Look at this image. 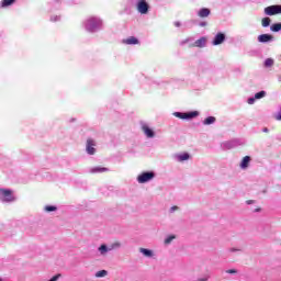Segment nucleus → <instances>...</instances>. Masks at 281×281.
<instances>
[{"instance_id":"1","label":"nucleus","mask_w":281,"mask_h":281,"mask_svg":"<svg viewBox=\"0 0 281 281\" xmlns=\"http://www.w3.org/2000/svg\"><path fill=\"white\" fill-rule=\"evenodd\" d=\"M102 29V20L98 18H90L86 22V30L88 32H98V30Z\"/></svg>"},{"instance_id":"2","label":"nucleus","mask_w":281,"mask_h":281,"mask_svg":"<svg viewBox=\"0 0 281 281\" xmlns=\"http://www.w3.org/2000/svg\"><path fill=\"white\" fill-rule=\"evenodd\" d=\"M121 244L120 241H116L110 246H106L105 244H102L99 248L98 251L100 254V256H106V254H109V251H113V249H120Z\"/></svg>"},{"instance_id":"3","label":"nucleus","mask_w":281,"mask_h":281,"mask_svg":"<svg viewBox=\"0 0 281 281\" xmlns=\"http://www.w3.org/2000/svg\"><path fill=\"white\" fill-rule=\"evenodd\" d=\"M0 201L3 203H12V201H14V194L11 190L0 189Z\"/></svg>"},{"instance_id":"4","label":"nucleus","mask_w":281,"mask_h":281,"mask_svg":"<svg viewBox=\"0 0 281 281\" xmlns=\"http://www.w3.org/2000/svg\"><path fill=\"white\" fill-rule=\"evenodd\" d=\"M153 179H155V172L153 171L143 172L137 177L138 183H148V181H153Z\"/></svg>"},{"instance_id":"5","label":"nucleus","mask_w":281,"mask_h":281,"mask_svg":"<svg viewBox=\"0 0 281 281\" xmlns=\"http://www.w3.org/2000/svg\"><path fill=\"white\" fill-rule=\"evenodd\" d=\"M236 146H240V140L232 139L221 144V147L223 148V150H232V148H236Z\"/></svg>"},{"instance_id":"6","label":"nucleus","mask_w":281,"mask_h":281,"mask_svg":"<svg viewBox=\"0 0 281 281\" xmlns=\"http://www.w3.org/2000/svg\"><path fill=\"white\" fill-rule=\"evenodd\" d=\"M265 14L268 16H273L274 14H281V5L276 4V5H270L265 9Z\"/></svg>"},{"instance_id":"7","label":"nucleus","mask_w":281,"mask_h":281,"mask_svg":"<svg viewBox=\"0 0 281 281\" xmlns=\"http://www.w3.org/2000/svg\"><path fill=\"white\" fill-rule=\"evenodd\" d=\"M176 117H179L180 120H192V117H196L199 115V112H191V113H181L176 112L173 113Z\"/></svg>"},{"instance_id":"8","label":"nucleus","mask_w":281,"mask_h":281,"mask_svg":"<svg viewBox=\"0 0 281 281\" xmlns=\"http://www.w3.org/2000/svg\"><path fill=\"white\" fill-rule=\"evenodd\" d=\"M148 8L146 0H138L137 10L140 14H148Z\"/></svg>"},{"instance_id":"9","label":"nucleus","mask_w":281,"mask_h":281,"mask_svg":"<svg viewBox=\"0 0 281 281\" xmlns=\"http://www.w3.org/2000/svg\"><path fill=\"white\" fill-rule=\"evenodd\" d=\"M95 142L93 139H88L87 140V153L88 155H95Z\"/></svg>"},{"instance_id":"10","label":"nucleus","mask_w":281,"mask_h":281,"mask_svg":"<svg viewBox=\"0 0 281 281\" xmlns=\"http://www.w3.org/2000/svg\"><path fill=\"white\" fill-rule=\"evenodd\" d=\"M259 43H269L270 41H273V35L270 34H261L258 36Z\"/></svg>"},{"instance_id":"11","label":"nucleus","mask_w":281,"mask_h":281,"mask_svg":"<svg viewBox=\"0 0 281 281\" xmlns=\"http://www.w3.org/2000/svg\"><path fill=\"white\" fill-rule=\"evenodd\" d=\"M210 14H211V11L207 8H202L198 12V16H200V19H205V18L210 16Z\"/></svg>"},{"instance_id":"12","label":"nucleus","mask_w":281,"mask_h":281,"mask_svg":"<svg viewBox=\"0 0 281 281\" xmlns=\"http://www.w3.org/2000/svg\"><path fill=\"white\" fill-rule=\"evenodd\" d=\"M250 161H251V157H249V156L244 157L240 162L241 170H246V168H249Z\"/></svg>"},{"instance_id":"13","label":"nucleus","mask_w":281,"mask_h":281,"mask_svg":"<svg viewBox=\"0 0 281 281\" xmlns=\"http://www.w3.org/2000/svg\"><path fill=\"white\" fill-rule=\"evenodd\" d=\"M224 41H225V34L218 33L213 41V45H221Z\"/></svg>"},{"instance_id":"14","label":"nucleus","mask_w":281,"mask_h":281,"mask_svg":"<svg viewBox=\"0 0 281 281\" xmlns=\"http://www.w3.org/2000/svg\"><path fill=\"white\" fill-rule=\"evenodd\" d=\"M207 44V38L201 37L200 40L194 42V47H205Z\"/></svg>"},{"instance_id":"15","label":"nucleus","mask_w":281,"mask_h":281,"mask_svg":"<svg viewBox=\"0 0 281 281\" xmlns=\"http://www.w3.org/2000/svg\"><path fill=\"white\" fill-rule=\"evenodd\" d=\"M143 131L146 137H155V132L148 127V125H143Z\"/></svg>"},{"instance_id":"16","label":"nucleus","mask_w":281,"mask_h":281,"mask_svg":"<svg viewBox=\"0 0 281 281\" xmlns=\"http://www.w3.org/2000/svg\"><path fill=\"white\" fill-rule=\"evenodd\" d=\"M177 161H188L190 159V154L184 153V154H178L176 155Z\"/></svg>"},{"instance_id":"17","label":"nucleus","mask_w":281,"mask_h":281,"mask_svg":"<svg viewBox=\"0 0 281 281\" xmlns=\"http://www.w3.org/2000/svg\"><path fill=\"white\" fill-rule=\"evenodd\" d=\"M123 43H125V45H137V43H139V41L136 37L132 36V37L124 40Z\"/></svg>"},{"instance_id":"18","label":"nucleus","mask_w":281,"mask_h":281,"mask_svg":"<svg viewBox=\"0 0 281 281\" xmlns=\"http://www.w3.org/2000/svg\"><path fill=\"white\" fill-rule=\"evenodd\" d=\"M140 254L145 256L146 258H153V250L146 249V248H140L139 249Z\"/></svg>"},{"instance_id":"19","label":"nucleus","mask_w":281,"mask_h":281,"mask_svg":"<svg viewBox=\"0 0 281 281\" xmlns=\"http://www.w3.org/2000/svg\"><path fill=\"white\" fill-rule=\"evenodd\" d=\"M109 169L104 167H93L90 169V172L95 173V172H108Z\"/></svg>"},{"instance_id":"20","label":"nucleus","mask_w":281,"mask_h":281,"mask_svg":"<svg viewBox=\"0 0 281 281\" xmlns=\"http://www.w3.org/2000/svg\"><path fill=\"white\" fill-rule=\"evenodd\" d=\"M216 122V117L214 116H209L204 120L203 124L205 125H210V124H214Z\"/></svg>"},{"instance_id":"21","label":"nucleus","mask_w":281,"mask_h":281,"mask_svg":"<svg viewBox=\"0 0 281 281\" xmlns=\"http://www.w3.org/2000/svg\"><path fill=\"white\" fill-rule=\"evenodd\" d=\"M109 276V272L106 270H100L95 272V278H106Z\"/></svg>"},{"instance_id":"22","label":"nucleus","mask_w":281,"mask_h":281,"mask_svg":"<svg viewBox=\"0 0 281 281\" xmlns=\"http://www.w3.org/2000/svg\"><path fill=\"white\" fill-rule=\"evenodd\" d=\"M261 23H262V27H269V25H271V19L270 18H263Z\"/></svg>"},{"instance_id":"23","label":"nucleus","mask_w":281,"mask_h":281,"mask_svg":"<svg viewBox=\"0 0 281 281\" xmlns=\"http://www.w3.org/2000/svg\"><path fill=\"white\" fill-rule=\"evenodd\" d=\"M270 30H271L272 32H280V30H281V23L272 24L271 27H270Z\"/></svg>"},{"instance_id":"24","label":"nucleus","mask_w":281,"mask_h":281,"mask_svg":"<svg viewBox=\"0 0 281 281\" xmlns=\"http://www.w3.org/2000/svg\"><path fill=\"white\" fill-rule=\"evenodd\" d=\"M15 0H3L1 3V8H8V5H12V2Z\"/></svg>"},{"instance_id":"25","label":"nucleus","mask_w":281,"mask_h":281,"mask_svg":"<svg viewBox=\"0 0 281 281\" xmlns=\"http://www.w3.org/2000/svg\"><path fill=\"white\" fill-rule=\"evenodd\" d=\"M265 95H267V92L260 91L255 94V99L260 100L261 98H265Z\"/></svg>"},{"instance_id":"26","label":"nucleus","mask_w":281,"mask_h":281,"mask_svg":"<svg viewBox=\"0 0 281 281\" xmlns=\"http://www.w3.org/2000/svg\"><path fill=\"white\" fill-rule=\"evenodd\" d=\"M175 235H170L165 239V245H170L175 240Z\"/></svg>"},{"instance_id":"27","label":"nucleus","mask_w":281,"mask_h":281,"mask_svg":"<svg viewBox=\"0 0 281 281\" xmlns=\"http://www.w3.org/2000/svg\"><path fill=\"white\" fill-rule=\"evenodd\" d=\"M265 67H273V59L272 58L266 59Z\"/></svg>"},{"instance_id":"28","label":"nucleus","mask_w":281,"mask_h":281,"mask_svg":"<svg viewBox=\"0 0 281 281\" xmlns=\"http://www.w3.org/2000/svg\"><path fill=\"white\" fill-rule=\"evenodd\" d=\"M57 207L56 206H52V205H46L45 206V212H56Z\"/></svg>"},{"instance_id":"29","label":"nucleus","mask_w":281,"mask_h":281,"mask_svg":"<svg viewBox=\"0 0 281 281\" xmlns=\"http://www.w3.org/2000/svg\"><path fill=\"white\" fill-rule=\"evenodd\" d=\"M226 273H231V274L238 273V270H236V269H228V270H226Z\"/></svg>"},{"instance_id":"30","label":"nucleus","mask_w":281,"mask_h":281,"mask_svg":"<svg viewBox=\"0 0 281 281\" xmlns=\"http://www.w3.org/2000/svg\"><path fill=\"white\" fill-rule=\"evenodd\" d=\"M179 210V206H171L170 207V213L172 214L173 212H177Z\"/></svg>"},{"instance_id":"31","label":"nucleus","mask_w":281,"mask_h":281,"mask_svg":"<svg viewBox=\"0 0 281 281\" xmlns=\"http://www.w3.org/2000/svg\"><path fill=\"white\" fill-rule=\"evenodd\" d=\"M207 280H210V276H206V277H204V278L198 279V281H207Z\"/></svg>"},{"instance_id":"32","label":"nucleus","mask_w":281,"mask_h":281,"mask_svg":"<svg viewBox=\"0 0 281 281\" xmlns=\"http://www.w3.org/2000/svg\"><path fill=\"white\" fill-rule=\"evenodd\" d=\"M276 120H281V108H280V111H279V113L276 115Z\"/></svg>"},{"instance_id":"33","label":"nucleus","mask_w":281,"mask_h":281,"mask_svg":"<svg viewBox=\"0 0 281 281\" xmlns=\"http://www.w3.org/2000/svg\"><path fill=\"white\" fill-rule=\"evenodd\" d=\"M254 102H256V99L254 98L248 99V104H254Z\"/></svg>"},{"instance_id":"34","label":"nucleus","mask_w":281,"mask_h":281,"mask_svg":"<svg viewBox=\"0 0 281 281\" xmlns=\"http://www.w3.org/2000/svg\"><path fill=\"white\" fill-rule=\"evenodd\" d=\"M59 20H60V18H58V16L50 18V21H59Z\"/></svg>"},{"instance_id":"35","label":"nucleus","mask_w":281,"mask_h":281,"mask_svg":"<svg viewBox=\"0 0 281 281\" xmlns=\"http://www.w3.org/2000/svg\"><path fill=\"white\" fill-rule=\"evenodd\" d=\"M176 27H181V22H175Z\"/></svg>"},{"instance_id":"36","label":"nucleus","mask_w":281,"mask_h":281,"mask_svg":"<svg viewBox=\"0 0 281 281\" xmlns=\"http://www.w3.org/2000/svg\"><path fill=\"white\" fill-rule=\"evenodd\" d=\"M229 251L234 252V251H240V249L238 248H231Z\"/></svg>"},{"instance_id":"37","label":"nucleus","mask_w":281,"mask_h":281,"mask_svg":"<svg viewBox=\"0 0 281 281\" xmlns=\"http://www.w3.org/2000/svg\"><path fill=\"white\" fill-rule=\"evenodd\" d=\"M200 25L201 27H205V25H207V22H201Z\"/></svg>"},{"instance_id":"38","label":"nucleus","mask_w":281,"mask_h":281,"mask_svg":"<svg viewBox=\"0 0 281 281\" xmlns=\"http://www.w3.org/2000/svg\"><path fill=\"white\" fill-rule=\"evenodd\" d=\"M251 203H254L252 200H248V201H247V204H248V205H251Z\"/></svg>"},{"instance_id":"39","label":"nucleus","mask_w":281,"mask_h":281,"mask_svg":"<svg viewBox=\"0 0 281 281\" xmlns=\"http://www.w3.org/2000/svg\"><path fill=\"white\" fill-rule=\"evenodd\" d=\"M263 133H269V128H263Z\"/></svg>"}]
</instances>
